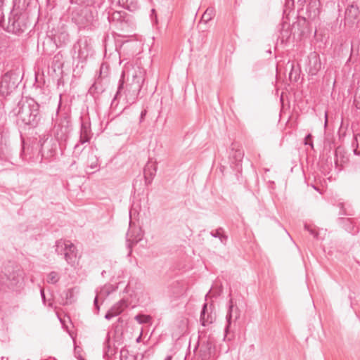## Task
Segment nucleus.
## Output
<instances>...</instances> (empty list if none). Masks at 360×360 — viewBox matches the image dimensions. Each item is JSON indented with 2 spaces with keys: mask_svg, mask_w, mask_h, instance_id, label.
I'll return each mask as SVG.
<instances>
[{
  "mask_svg": "<svg viewBox=\"0 0 360 360\" xmlns=\"http://www.w3.org/2000/svg\"><path fill=\"white\" fill-rule=\"evenodd\" d=\"M110 350H111V347L110 345V335H109V333H108L105 340L103 343V356H104V358H107L109 356Z\"/></svg>",
  "mask_w": 360,
  "mask_h": 360,
  "instance_id": "26",
  "label": "nucleus"
},
{
  "mask_svg": "<svg viewBox=\"0 0 360 360\" xmlns=\"http://www.w3.org/2000/svg\"><path fill=\"white\" fill-rule=\"evenodd\" d=\"M60 108V103H59V104H58V109H57V111H56V115H58V112H59Z\"/></svg>",
  "mask_w": 360,
  "mask_h": 360,
  "instance_id": "43",
  "label": "nucleus"
},
{
  "mask_svg": "<svg viewBox=\"0 0 360 360\" xmlns=\"http://www.w3.org/2000/svg\"><path fill=\"white\" fill-rule=\"evenodd\" d=\"M90 167H91V169H95V168H96V167H97V162H96V160L95 162H92V163L91 164Z\"/></svg>",
  "mask_w": 360,
  "mask_h": 360,
  "instance_id": "39",
  "label": "nucleus"
},
{
  "mask_svg": "<svg viewBox=\"0 0 360 360\" xmlns=\"http://www.w3.org/2000/svg\"><path fill=\"white\" fill-rule=\"evenodd\" d=\"M127 302L124 300H121L115 304L110 309L114 314L118 316L127 307Z\"/></svg>",
  "mask_w": 360,
  "mask_h": 360,
  "instance_id": "20",
  "label": "nucleus"
},
{
  "mask_svg": "<svg viewBox=\"0 0 360 360\" xmlns=\"http://www.w3.org/2000/svg\"><path fill=\"white\" fill-rule=\"evenodd\" d=\"M69 11L72 22L79 28H85L95 20L96 13L91 6L75 4L70 7Z\"/></svg>",
  "mask_w": 360,
  "mask_h": 360,
  "instance_id": "3",
  "label": "nucleus"
},
{
  "mask_svg": "<svg viewBox=\"0 0 360 360\" xmlns=\"http://www.w3.org/2000/svg\"><path fill=\"white\" fill-rule=\"evenodd\" d=\"M210 235L214 238H218L222 244H226L228 236L224 233L223 228L219 227L214 231H212Z\"/></svg>",
  "mask_w": 360,
  "mask_h": 360,
  "instance_id": "19",
  "label": "nucleus"
},
{
  "mask_svg": "<svg viewBox=\"0 0 360 360\" xmlns=\"http://www.w3.org/2000/svg\"><path fill=\"white\" fill-rule=\"evenodd\" d=\"M18 283V278L15 276L11 278L6 274L0 272V291H4L6 288H13Z\"/></svg>",
  "mask_w": 360,
  "mask_h": 360,
  "instance_id": "14",
  "label": "nucleus"
},
{
  "mask_svg": "<svg viewBox=\"0 0 360 360\" xmlns=\"http://www.w3.org/2000/svg\"><path fill=\"white\" fill-rule=\"evenodd\" d=\"M91 138V130L90 124L82 122L79 142L74 147V153L79 154L84 149V148H82L80 147V145L89 142Z\"/></svg>",
  "mask_w": 360,
  "mask_h": 360,
  "instance_id": "10",
  "label": "nucleus"
},
{
  "mask_svg": "<svg viewBox=\"0 0 360 360\" xmlns=\"http://www.w3.org/2000/svg\"><path fill=\"white\" fill-rule=\"evenodd\" d=\"M230 157L231 159L235 160L236 166L238 167L240 165V162H242V160L244 157V152L240 148H235L233 147Z\"/></svg>",
  "mask_w": 360,
  "mask_h": 360,
  "instance_id": "18",
  "label": "nucleus"
},
{
  "mask_svg": "<svg viewBox=\"0 0 360 360\" xmlns=\"http://www.w3.org/2000/svg\"><path fill=\"white\" fill-rule=\"evenodd\" d=\"M360 17V9L358 5L352 2L348 4L345 13V20L352 23L355 20L359 19Z\"/></svg>",
  "mask_w": 360,
  "mask_h": 360,
  "instance_id": "12",
  "label": "nucleus"
},
{
  "mask_svg": "<svg viewBox=\"0 0 360 360\" xmlns=\"http://www.w3.org/2000/svg\"><path fill=\"white\" fill-rule=\"evenodd\" d=\"M312 60L314 61V65L313 68H310L309 72L311 75H315L316 72L321 68V63L316 56H314L310 59V63L312 62Z\"/></svg>",
  "mask_w": 360,
  "mask_h": 360,
  "instance_id": "27",
  "label": "nucleus"
},
{
  "mask_svg": "<svg viewBox=\"0 0 360 360\" xmlns=\"http://www.w3.org/2000/svg\"><path fill=\"white\" fill-rule=\"evenodd\" d=\"M327 124V114L326 113V121H325V124Z\"/></svg>",
  "mask_w": 360,
  "mask_h": 360,
  "instance_id": "45",
  "label": "nucleus"
},
{
  "mask_svg": "<svg viewBox=\"0 0 360 360\" xmlns=\"http://www.w3.org/2000/svg\"><path fill=\"white\" fill-rule=\"evenodd\" d=\"M134 319L139 323V324H143V323H150L152 317L150 315H146V314H137L135 316Z\"/></svg>",
  "mask_w": 360,
  "mask_h": 360,
  "instance_id": "23",
  "label": "nucleus"
},
{
  "mask_svg": "<svg viewBox=\"0 0 360 360\" xmlns=\"http://www.w3.org/2000/svg\"><path fill=\"white\" fill-rule=\"evenodd\" d=\"M115 316H116V315H115V314H114L112 312V311H111V309H110L107 311V313H106V314H105V318L107 320H110V319H111L112 317H115Z\"/></svg>",
  "mask_w": 360,
  "mask_h": 360,
  "instance_id": "33",
  "label": "nucleus"
},
{
  "mask_svg": "<svg viewBox=\"0 0 360 360\" xmlns=\"http://www.w3.org/2000/svg\"><path fill=\"white\" fill-rule=\"evenodd\" d=\"M215 320V314L212 311L208 312L207 304L205 303L200 313V322L202 326H207L212 323Z\"/></svg>",
  "mask_w": 360,
  "mask_h": 360,
  "instance_id": "16",
  "label": "nucleus"
},
{
  "mask_svg": "<svg viewBox=\"0 0 360 360\" xmlns=\"http://www.w3.org/2000/svg\"><path fill=\"white\" fill-rule=\"evenodd\" d=\"M108 19L110 23L119 26L122 30L129 25L127 13L124 11H117L110 9L108 12Z\"/></svg>",
  "mask_w": 360,
  "mask_h": 360,
  "instance_id": "9",
  "label": "nucleus"
},
{
  "mask_svg": "<svg viewBox=\"0 0 360 360\" xmlns=\"http://www.w3.org/2000/svg\"><path fill=\"white\" fill-rule=\"evenodd\" d=\"M56 252L63 255L67 263L74 266L77 259V247L70 240L60 239L56 242Z\"/></svg>",
  "mask_w": 360,
  "mask_h": 360,
  "instance_id": "4",
  "label": "nucleus"
},
{
  "mask_svg": "<svg viewBox=\"0 0 360 360\" xmlns=\"http://www.w3.org/2000/svg\"><path fill=\"white\" fill-rule=\"evenodd\" d=\"M157 172L156 164L153 162H148L143 169L144 179L146 185L150 184Z\"/></svg>",
  "mask_w": 360,
  "mask_h": 360,
  "instance_id": "15",
  "label": "nucleus"
},
{
  "mask_svg": "<svg viewBox=\"0 0 360 360\" xmlns=\"http://www.w3.org/2000/svg\"><path fill=\"white\" fill-rule=\"evenodd\" d=\"M71 4H78V5H86L91 6L94 3V0H71Z\"/></svg>",
  "mask_w": 360,
  "mask_h": 360,
  "instance_id": "28",
  "label": "nucleus"
},
{
  "mask_svg": "<svg viewBox=\"0 0 360 360\" xmlns=\"http://www.w3.org/2000/svg\"><path fill=\"white\" fill-rule=\"evenodd\" d=\"M240 314L238 309L237 307L234 308L233 304V300L231 299L229 301V310L228 313L226 316V325L224 328V332L226 333V336L229 334L230 331V327L232 319L234 321H236L239 318Z\"/></svg>",
  "mask_w": 360,
  "mask_h": 360,
  "instance_id": "11",
  "label": "nucleus"
},
{
  "mask_svg": "<svg viewBox=\"0 0 360 360\" xmlns=\"http://www.w3.org/2000/svg\"><path fill=\"white\" fill-rule=\"evenodd\" d=\"M321 2L319 0H310L306 8V14L309 20H314L320 14Z\"/></svg>",
  "mask_w": 360,
  "mask_h": 360,
  "instance_id": "13",
  "label": "nucleus"
},
{
  "mask_svg": "<svg viewBox=\"0 0 360 360\" xmlns=\"http://www.w3.org/2000/svg\"><path fill=\"white\" fill-rule=\"evenodd\" d=\"M94 309H95V313L96 314H98V311L100 310V307L98 305V296L96 295L94 298Z\"/></svg>",
  "mask_w": 360,
  "mask_h": 360,
  "instance_id": "31",
  "label": "nucleus"
},
{
  "mask_svg": "<svg viewBox=\"0 0 360 360\" xmlns=\"http://www.w3.org/2000/svg\"><path fill=\"white\" fill-rule=\"evenodd\" d=\"M124 72H122L120 79L119 80V85L117 87V91L115 98H114L115 99H119L122 96V91L124 89Z\"/></svg>",
  "mask_w": 360,
  "mask_h": 360,
  "instance_id": "22",
  "label": "nucleus"
},
{
  "mask_svg": "<svg viewBox=\"0 0 360 360\" xmlns=\"http://www.w3.org/2000/svg\"><path fill=\"white\" fill-rule=\"evenodd\" d=\"M65 296V304H71L76 301L74 290L72 288L68 289L64 292Z\"/></svg>",
  "mask_w": 360,
  "mask_h": 360,
  "instance_id": "21",
  "label": "nucleus"
},
{
  "mask_svg": "<svg viewBox=\"0 0 360 360\" xmlns=\"http://www.w3.org/2000/svg\"><path fill=\"white\" fill-rule=\"evenodd\" d=\"M56 0H46V3H47V6L50 8H53L55 7L56 6Z\"/></svg>",
  "mask_w": 360,
  "mask_h": 360,
  "instance_id": "34",
  "label": "nucleus"
},
{
  "mask_svg": "<svg viewBox=\"0 0 360 360\" xmlns=\"http://www.w3.org/2000/svg\"><path fill=\"white\" fill-rule=\"evenodd\" d=\"M49 144V143L45 142L41 145L42 156L46 158H51L56 155L58 142L54 141L50 145V146Z\"/></svg>",
  "mask_w": 360,
  "mask_h": 360,
  "instance_id": "17",
  "label": "nucleus"
},
{
  "mask_svg": "<svg viewBox=\"0 0 360 360\" xmlns=\"http://www.w3.org/2000/svg\"><path fill=\"white\" fill-rule=\"evenodd\" d=\"M143 79L142 77L135 75L133 77L132 82L127 85L124 94L127 103L129 104L134 103L141 89Z\"/></svg>",
  "mask_w": 360,
  "mask_h": 360,
  "instance_id": "8",
  "label": "nucleus"
},
{
  "mask_svg": "<svg viewBox=\"0 0 360 360\" xmlns=\"http://www.w3.org/2000/svg\"><path fill=\"white\" fill-rule=\"evenodd\" d=\"M102 70H103V66L101 67V69H100V75L102 74Z\"/></svg>",
  "mask_w": 360,
  "mask_h": 360,
  "instance_id": "44",
  "label": "nucleus"
},
{
  "mask_svg": "<svg viewBox=\"0 0 360 360\" xmlns=\"http://www.w3.org/2000/svg\"><path fill=\"white\" fill-rule=\"evenodd\" d=\"M338 153H339V148H337V149L335 150V157H336V160H335V164H336V165H337V164H338Z\"/></svg>",
  "mask_w": 360,
  "mask_h": 360,
  "instance_id": "38",
  "label": "nucleus"
},
{
  "mask_svg": "<svg viewBox=\"0 0 360 360\" xmlns=\"http://www.w3.org/2000/svg\"><path fill=\"white\" fill-rule=\"evenodd\" d=\"M172 356L171 355L167 356L165 359V360H172Z\"/></svg>",
  "mask_w": 360,
  "mask_h": 360,
  "instance_id": "42",
  "label": "nucleus"
},
{
  "mask_svg": "<svg viewBox=\"0 0 360 360\" xmlns=\"http://www.w3.org/2000/svg\"><path fill=\"white\" fill-rule=\"evenodd\" d=\"M102 275H103H103H105V271H103L102 272Z\"/></svg>",
  "mask_w": 360,
  "mask_h": 360,
  "instance_id": "46",
  "label": "nucleus"
},
{
  "mask_svg": "<svg viewBox=\"0 0 360 360\" xmlns=\"http://www.w3.org/2000/svg\"><path fill=\"white\" fill-rule=\"evenodd\" d=\"M0 26L9 33L20 35L29 28V19L25 13L14 8L9 14L6 24L4 18L0 17Z\"/></svg>",
  "mask_w": 360,
  "mask_h": 360,
  "instance_id": "2",
  "label": "nucleus"
},
{
  "mask_svg": "<svg viewBox=\"0 0 360 360\" xmlns=\"http://www.w3.org/2000/svg\"><path fill=\"white\" fill-rule=\"evenodd\" d=\"M102 275H103H103H105V271H103L102 272Z\"/></svg>",
  "mask_w": 360,
  "mask_h": 360,
  "instance_id": "47",
  "label": "nucleus"
},
{
  "mask_svg": "<svg viewBox=\"0 0 360 360\" xmlns=\"http://www.w3.org/2000/svg\"><path fill=\"white\" fill-rule=\"evenodd\" d=\"M354 104L357 109H360V85L357 87L354 99Z\"/></svg>",
  "mask_w": 360,
  "mask_h": 360,
  "instance_id": "29",
  "label": "nucleus"
},
{
  "mask_svg": "<svg viewBox=\"0 0 360 360\" xmlns=\"http://www.w3.org/2000/svg\"><path fill=\"white\" fill-rule=\"evenodd\" d=\"M2 6H3L2 0H0V17L1 18H4V15L2 13Z\"/></svg>",
  "mask_w": 360,
  "mask_h": 360,
  "instance_id": "36",
  "label": "nucleus"
},
{
  "mask_svg": "<svg viewBox=\"0 0 360 360\" xmlns=\"http://www.w3.org/2000/svg\"><path fill=\"white\" fill-rule=\"evenodd\" d=\"M73 50L75 53H77V57L81 61L86 60L94 53L91 41L87 37L79 39L74 45Z\"/></svg>",
  "mask_w": 360,
  "mask_h": 360,
  "instance_id": "7",
  "label": "nucleus"
},
{
  "mask_svg": "<svg viewBox=\"0 0 360 360\" xmlns=\"http://www.w3.org/2000/svg\"><path fill=\"white\" fill-rule=\"evenodd\" d=\"M18 84V76L15 73L12 72L5 73L0 80V99L10 95L16 89Z\"/></svg>",
  "mask_w": 360,
  "mask_h": 360,
  "instance_id": "5",
  "label": "nucleus"
},
{
  "mask_svg": "<svg viewBox=\"0 0 360 360\" xmlns=\"http://www.w3.org/2000/svg\"><path fill=\"white\" fill-rule=\"evenodd\" d=\"M40 294H41V298L44 301H45V293H44V289H41V291H40Z\"/></svg>",
  "mask_w": 360,
  "mask_h": 360,
  "instance_id": "40",
  "label": "nucleus"
},
{
  "mask_svg": "<svg viewBox=\"0 0 360 360\" xmlns=\"http://www.w3.org/2000/svg\"><path fill=\"white\" fill-rule=\"evenodd\" d=\"M60 279V276L56 271H51L47 276V282L51 284H56Z\"/></svg>",
  "mask_w": 360,
  "mask_h": 360,
  "instance_id": "25",
  "label": "nucleus"
},
{
  "mask_svg": "<svg viewBox=\"0 0 360 360\" xmlns=\"http://www.w3.org/2000/svg\"><path fill=\"white\" fill-rule=\"evenodd\" d=\"M146 113H147L146 110H143L141 111V115H140V122H142L143 121V120L145 119V117L146 115Z\"/></svg>",
  "mask_w": 360,
  "mask_h": 360,
  "instance_id": "35",
  "label": "nucleus"
},
{
  "mask_svg": "<svg viewBox=\"0 0 360 360\" xmlns=\"http://www.w3.org/2000/svg\"><path fill=\"white\" fill-rule=\"evenodd\" d=\"M141 333L140 334V335L136 338V342H141Z\"/></svg>",
  "mask_w": 360,
  "mask_h": 360,
  "instance_id": "41",
  "label": "nucleus"
},
{
  "mask_svg": "<svg viewBox=\"0 0 360 360\" xmlns=\"http://www.w3.org/2000/svg\"><path fill=\"white\" fill-rule=\"evenodd\" d=\"M94 89H97V82H94L90 88V91H93Z\"/></svg>",
  "mask_w": 360,
  "mask_h": 360,
  "instance_id": "37",
  "label": "nucleus"
},
{
  "mask_svg": "<svg viewBox=\"0 0 360 360\" xmlns=\"http://www.w3.org/2000/svg\"><path fill=\"white\" fill-rule=\"evenodd\" d=\"M12 112L17 117L18 124L36 127L41 119L39 105L33 98L22 99Z\"/></svg>",
  "mask_w": 360,
  "mask_h": 360,
  "instance_id": "1",
  "label": "nucleus"
},
{
  "mask_svg": "<svg viewBox=\"0 0 360 360\" xmlns=\"http://www.w3.org/2000/svg\"><path fill=\"white\" fill-rule=\"evenodd\" d=\"M214 15V9L213 8H208L202 16V20L207 22L211 20Z\"/></svg>",
  "mask_w": 360,
  "mask_h": 360,
  "instance_id": "24",
  "label": "nucleus"
},
{
  "mask_svg": "<svg viewBox=\"0 0 360 360\" xmlns=\"http://www.w3.org/2000/svg\"><path fill=\"white\" fill-rule=\"evenodd\" d=\"M304 229L307 231H309V233L314 236V238H316L318 237L319 233L316 229L312 228L309 225H307V224L304 225Z\"/></svg>",
  "mask_w": 360,
  "mask_h": 360,
  "instance_id": "30",
  "label": "nucleus"
},
{
  "mask_svg": "<svg viewBox=\"0 0 360 360\" xmlns=\"http://www.w3.org/2000/svg\"><path fill=\"white\" fill-rule=\"evenodd\" d=\"M304 141L305 145H310L311 147H313V143L311 141V135L310 134L306 136Z\"/></svg>",
  "mask_w": 360,
  "mask_h": 360,
  "instance_id": "32",
  "label": "nucleus"
},
{
  "mask_svg": "<svg viewBox=\"0 0 360 360\" xmlns=\"http://www.w3.org/2000/svg\"><path fill=\"white\" fill-rule=\"evenodd\" d=\"M70 120L67 116L60 119L59 122H56L53 132L54 137L58 145L62 147L63 143L66 142L70 133Z\"/></svg>",
  "mask_w": 360,
  "mask_h": 360,
  "instance_id": "6",
  "label": "nucleus"
}]
</instances>
